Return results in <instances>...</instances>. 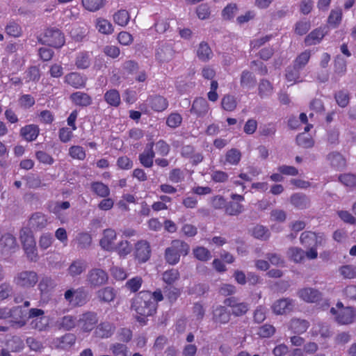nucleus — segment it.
I'll return each mask as SVG.
<instances>
[{"instance_id":"nucleus-1","label":"nucleus","mask_w":356,"mask_h":356,"mask_svg":"<svg viewBox=\"0 0 356 356\" xmlns=\"http://www.w3.org/2000/svg\"><path fill=\"white\" fill-rule=\"evenodd\" d=\"M132 307L136 313L142 316L138 318V321H142L145 316H152L156 311V303L152 299L149 291H140L134 300Z\"/></svg>"},{"instance_id":"nucleus-2","label":"nucleus","mask_w":356,"mask_h":356,"mask_svg":"<svg viewBox=\"0 0 356 356\" xmlns=\"http://www.w3.org/2000/svg\"><path fill=\"white\" fill-rule=\"evenodd\" d=\"M189 251L190 245L186 242L180 239H175L165 248L164 259L168 264L174 266L179 262L181 256H186Z\"/></svg>"},{"instance_id":"nucleus-3","label":"nucleus","mask_w":356,"mask_h":356,"mask_svg":"<svg viewBox=\"0 0 356 356\" xmlns=\"http://www.w3.org/2000/svg\"><path fill=\"white\" fill-rule=\"evenodd\" d=\"M38 39L40 42L56 48L62 47L65 43L63 34L54 28L47 29Z\"/></svg>"},{"instance_id":"nucleus-4","label":"nucleus","mask_w":356,"mask_h":356,"mask_svg":"<svg viewBox=\"0 0 356 356\" xmlns=\"http://www.w3.org/2000/svg\"><path fill=\"white\" fill-rule=\"evenodd\" d=\"M64 298L69 305L73 307H81L88 301V292L83 287L71 288L64 293Z\"/></svg>"},{"instance_id":"nucleus-5","label":"nucleus","mask_w":356,"mask_h":356,"mask_svg":"<svg viewBox=\"0 0 356 356\" xmlns=\"http://www.w3.org/2000/svg\"><path fill=\"white\" fill-rule=\"evenodd\" d=\"M13 282L20 288L31 289L38 283V275L34 270H22L16 274Z\"/></svg>"},{"instance_id":"nucleus-6","label":"nucleus","mask_w":356,"mask_h":356,"mask_svg":"<svg viewBox=\"0 0 356 356\" xmlns=\"http://www.w3.org/2000/svg\"><path fill=\"white\" fill-rule=\"evenodd\" d=\"M86 281L91 288L99 287L107 284L108 275L102 268H92L88 270Z\"/></svg>"},{"instance_id":"nucleus-7","label":"nucleus","mask_w":356,"mask_h":356,"mask_svg":"<svg viewBox=\"0 0 356 356\" xmlns=\"http://www.w3.org/2000/svg\"><path fill=\"white\" fill-rule=\"evenodd\" d=\"M330 313L335 316L336 322L340 325H350L355 321L356 312L352 307H346L339 311L332 307Z\"/></svg>"},{"instance_id":"nucleus-8","label":"nucleus","mask_w":356,"mask_h":356,"mask_svg":"<svg viewBox=\"0 0 356 356\" xmlns=\"http://www.w3.org/2000/svg\"><path fill=\"white\" fill-rule=\"evenodd\" d=\"M98 323V316L94 312L82 314L78 319V325L83 332H91Z\"/></svg>"},{"instance_id":"nucleus-9","label":"nucleus","mask_w":356,"mask_h":356,"mask_svg":"<svg viewBox=\"0 0 356 356\" xmlns=\"http://www.w3.org/2000/svg\"><path fill=\"white\" fill-rule=\"evenodd\" d=\"M224 304L232 309L231 315L239 317L245 315L249 310V304L245 302H240L234 296L226 298Z\"/></svg>"},{"instance_id":"nucleus-10","label":"nucleus","mask_w":356,"mask_h":356,"mask_svg":"<svg viewBox=\"0 0 356 356\" xmlns=\"http://www.w3.org/2000/svg\"><path fill=\"white\" fill-rule=\"evenodd\" d=\"M76 337L73 333H66L64 335L53 339L51 346L56 349L67 350L76 343Z\"/></svg>"},{"instance_id":"nucleus-11","label":"nucleus","mask_w":356,"mask_h":356,"mask_svg":"<svg viewBox=\"0 0 356 356\" xmlns=\"http://www.w3.org/2000/svg\"><path fill=\"white\" fill-rule=\"evenodd\" d=\"M300 243L307 248L320 246L325 243V238L323 235H318L315 232L306 231L301 234Z\"/></svg>"},{"instance_id":"nucleus-12","label":"nucleus","mask_w":356,"mask_h":356,"mask_svg":"<svg viewBox=\"0 0 356 356\" xmlns=\"http://www.w3.org/2000/svg\"><path fill=\"white\" fill-rule=\"evenodd\" d=\"M294 303L293 300L286 298L275 301L272 305L273 313L277 315H284L293 311Z\"/></svg>"},{"instance_id":"nucleus-13","label":"nucleus","mask_w":356,"mask_h":356,"mask_svg":"<svg viewBox=\"0 0 356 356\" xmlns=\"http://www.w3.org/2000/svg\"><path fill=\"white\" fill-rule=\"evenodd\" d=\"M231 319V313L222 305H217L213 307L212 321L214 323L222 325L227 324Z\"/></svg>"},{"instance_id":"nucleus-14","label":"nucleus","mask_w":356,"mask_h":356,"mask_svg":"<svg viewBox=\"0 0 356 356\" xmlns=\"http://www.w3.org/2000/svg\"><path fill=\"white\" fill-rule=\"evenodd\" d=\"M151 249L146 241H140L136 244L135 257L140 263L146 262L150 257Z\"/></svg>"},{"instance_id":"nucleus-15","label":"nucleus","mask_w":356,"mask_h":356,"mask_svg":"<svg viewBox=\"0 0 356 356\" xmlns=\"http://www.w3.org/2000/svg\"><path fill=\"white\" fill-rule=\"evenodd\" d=\"M26 312L21 306L14 307L10 309V327H21L26 324L25 317Z\"/></svg>"},{"instance_id":"nucleus-16","label":"nucleus","mask_w":356,"mask_h":356,"mask_svg":"<svg viewBox=\"0 0 356 356\" xmlns=\"http://www.w3.org/2000/svg\"><path fill=\"white\" fill-rule=\"evenodd\" d=\"M115 330V326L113 323L104 321L97 325L94 334L97 338L108 339L114 334Z\"/></svg>"},{"instance_id":"nucleus-17","label":"nucleus","mask_w":356,"mask_h":356,"mask_svg":"<svg viewBox=\"0 0 356 356\" xmlns=\"http://www.w3.org/2000/svg\"><path fill=\"white\" fill-rule=\"evenodd\" d=\"M298 297L307 302H316L321 299V293L313 288H303L298 291Z\"/></svg>"},{"instance_id":"nucleus-18","label":"nucleus","mask_w":356,"mask_h":356,"mask_svg":"<svg viewBox=\"0 0 356 356\" xmlns=\"http://www.w3.org/2000/svg\"><path fill=\"white\" fill-rule=\"evenodd\" d=\"M174 56V50L172 46L165 42L159 43L156 49V58L161 62H165L171 60Z\"/></svg>"},{"instance_id":"nucleus-19","label":"nucleus","mask_w":356,"mask_h":356,"mask_svg":"<svg viewBox=\"0 0 356 356\" xmlns=\"http://www.w3.org/2000/svg\"><path fill=\"white\" fill-rule=\"evenodd\" d=\"M40 133L39 127L31 124L22 127L19 130V136L27 142H32L36 140Z\"/></svg>"},{"instance_id":"nucleus-20","label":"nucleus","mask_w":356,"mask_h":356,"mask_svg":"<svg viewBox=\"0 0 356 356\" xmlns=\"http://www.w3.org/2000/svg\"><path fill=\"white\" fill-rule=\"evenodd\" d=\"M47 225V218L44 214L41 212H35L30 217L29 220V228L33 230H40Z\"/></svg>"},{"instance_id":"nucleus-21","label":"nucleus","mask_w":356,"mask_h":356,"mask_svg":"<svg viewBox=\"0 0 356 356\" xmlns=\"http://www.w3.org/2000/svg\"><path fill=\"white\" fill-rule=\"evenodd\" d=\"M291 204L298 209H305L309 207L311 201L309 197L304 193H296L290 197Z\"/></svg>"},{"instance_id":"nucleus-22","label":"nucleus","mask_w":356,"mask_h":356,"mask_svg":"<svg viewBox=\"0 0 356 356\" xmlns=\"http://www.w3.org/2000/svg\"><path fill=\"white\" fill-rule=\"evenodd\" d=\"M117 235L115 230L106 229L104 230L103 237L99 241L100 246L105 250L111 251L113 249V243L116 239Z\"/></svg>"},{"instance_id":"nucleus-23","label":"nucleus","mask_w":356,"mask_h":356,"mask_svg":"<svg viewBox=\"0 0 356 356\" xmlns=\"http://www.w3.org/2000/svg\"><path fill=\"white\" fill-rule=\"evenodd\" d=\"M147 152L145 156H154L155 154L166 155L169 152V145L163 140H159L154 145L147 146Z\"/></svg>"},{"instance_id":"nucleus-24","label":"nucleus","mask_w":356,"mask_h":356,"mask_svg":"<svg viewBox=\"0 0 356 356\" xmlns=\"http://www.w3.org/2000/svg\"><path fill=\"white\" fill-rule=\"evenodd\" d=\"M209 108V104L205 99L197 98L193 103L191 113L198 117H202L207 113Z\"/></svg>"},{"instance_id":"nucleus-25","label":"nucleus","mask_w":356,"mask_h":356,"mask_svg":"<svg viewBox=\"0 0 356 356\" xmlns=\"http://www.w3.org/2000/svg\"><path fill=\"white\" fill-rule=\"evenodd\" d=\"M70 98L73 104L81 107L90 106L92 102L89 95L79 91L73 92Z\"/></svg>"},{"instance_id":"nucleus-26","label":"nucleus","mask_w":356,"mask_h":356,"mask_svg":"<svg viewBox=\"0 0 356 356\" xmlns=\"http://www.w3.org/2000/svg\"><path fill=\"white\" fill-rule=\"evenodd\" d=\"M86 79L77 72H71L65 76V82L75 88L84 87Z\"/></svg>"},{"instance_id":"nucleus-27","label":"nucleus","mask_w":356,"mask_h":356,"mask_svg":"<svg viewBox=\"0 0 356 356\" xmlns=\"http://www.w3.org/2000/svg\"><path fill=\"white\" fill-rule=\"evenodd\" d=\"M116 291L111 286L102 288L97 291V297L99 302L109 303L114 300Z\"/></svg>"},{"instance_id":"nucleus-28","label":"nucleus","mask_w":356,"mask_h":356,"mask_svg":"<svg viewBox=\"0 0 356 356\" xmlns=\"http://www.w3.org/2000/svg\"><path fill=\"white\" fill-rule=\"evenodd\" d=\"M86 269V263L83 260L73 261L67 268V274L72 277L81 275Z\"/></svg>"},{"instance_id":"nucleus-29","label":"nucleus","mask_w":356,"mask_h":356,"mask_svg":"<svg viewBox=\"0 0 356 356\" xmlns=\"http://www.w3.org/2000/svg\"><path fill=\"white\" fill-rule=\"evenodd\" d=\"M309 327V323L305 319L293 318L289 323V329L296 334H302Z\"/></svg>"},{"instance_id":"nucleus-30","label":"nucleus","mask_w":356,"mask_h":356,"mask_svg":"<svg viewBox=\"0 0 356 356\" xmlns=\"http://www.w3.org/2000/svg\"><path fill=\"white\" fill-rule=\"evenodd\" d=\"M312 335L318 336L320 335L323 339L330 338L332 332L330 330V326L325 323H318L314 325L312 327Z\"/></svg>"},{"instance_id":"nucleus-31","label":"nucleus","mask_w":356,"mask_h":356,"mask_svg":"<svg viewBox=\"0 0 356 356\" xmlns=\"http://www.w3.org/2000/svg\"><path fill=\"white\" fill-rule=\"evenodd\" d=\"M213 56V52L207 42H202L197 50V56L198 58L203 61L207 62Z\"/></svg>"},{"instance_id":"nucleus-32","label":"nucleus","mask_w":356,"mask_h":356,"mask_svg":"<svg viewBox=\"0 0 356 356\" xmlns=\"http://www.w3.org/2000/svg\"><path fill=\"white\" fill-rule=\"evenodd\" d=\"M287 256L295 263L302 262L305 259V251L298 247H291L287 250Z\"/></svg>"},{"instance_id":"nucleus-33","label":"nucleus","mask_w":356,"mask_h":356,"mask_svg":"<svg viewBox=\"0 0 356 356\" xmlns=\"http://www.w3.org/2000/svg\"><path fill=\"white\" fill-rule=\"evenodd\" d=\"M243 211V205L238 202L230 201L226 203L225 212L229 216H238Z\"/></svg>"},{"instance_id":"nucleus-34","label":"nucleus","mask_w":356,"mask_h":356,"mask_svg":"<svg viewBox=\"0 0 356 356\" xmlns=\"http://www.w3.org/2000/svg\"><path fill=\"white\" fill-rule=\"evenodd\" d=\"M150 105L153 110L161 112L167 108L168 102L166 99L161 96H155L150 99Z\"/></svg>"},{"instance_id":"nucleus-35","label":"nucleus","mask_w":356,"mask_h":356,"mask_svg":"<svg viewBox=\"0 0 356 356\" xmlns=\"http://www.w3.org/2000/svg\"><path fill=\"white\" fill-rule=\"evenodd\" d=\"M104 99L110 106L117 107L120 104V95L117 90H108L104 94Z\"/></svg>"},{"instance_id":"nucleus-36","label":"nucleus","mask_w":356,"mask_h":356,"mask_svg":"<svg viewBox=\"0 0 356 356\" xmlns=\"http://www.w3.org/2000/svg\"><path fill=\"white\" fill-rule=\"evenodd\" d=\"M256 79L252 74L247 70L242 72L241 75V85L243 88H251L256 84Z\"/></svg>"},{"instance_id":"nucleus-37","label":"nucleus","mask_w":356,"mask_h":356,"mask_svg":"<svg viewBox=\"0 0 356 356\" xmlns=\"http://www.w3.org/2000/svg\"><path fill=\"white\" fill-rule=\"evenodd\" d=\"M91 189L97 195L102 197H106L110 194L109 188L102 182H93L91 184Z\"/></svg>"},{"instance_id":"nucleus-38","label":"nucleus","mask_w":356,"mask_h":356,"mask_svg":"<svg viewBox=\"0 0 356 356\" xmlns=\"http://www.w3.org/2000/svg\"><path fill=\"white\" fill-rule=\"evenodd\" d=\"M95 26L98 31L103 34L109 35L113 31L112 24L107 19L102 18L97 19Z\"/></svg>"},{"instance_id":"nucleus-39","label":"nucleus","mask_w":356,"mask_h":356,"mask_svg":"<svg viewBox=\"0 0 356 356\" xmlns=\"http://www.w3.org/2000/svg\"><path fill=\"white\" fill-rule=\"evenodd\" d=\"M76 324H78V320L76 317L71 315L63 316L58 322L59 327L65 330H72Z\"/></svg>"},{"instance_id":"nucleus-40","label":"nucleus","mask_w":356,"mask_h":356,"mask_svg":"<svg viewBox=\"0 0 356 356\" xmlns=\"http://www.w3.org/2000/svg\"><path fill=\"white\" fill-rule=\"evenodd\" d=\"M324 37V33L321 29H315L312 31L305 40L307 45L311 46L318 43Z\"/></svg>"},{"instance_id":"nucleus-41","label":"nucleus","mask_w":356,"mask_h":356,"mask_svg":"<svg viewBox=\"0 0 356 356\" xmlns=\"http://www.w3.org/2000/svg\"><path fill=\"white\" fill-rule=\"evenodd\" d=\"M109 350L113 356H128V348L122 343H113L109 346Z\"/></svg>"},{"instance_id":"nucleus-42","label":"nucleus","mask_w":356,"mask_h":356,"mask_svg":"<svg viewBox=\"0 0 356 356\" xmlns=\"http://www.w3.org/2000/svg\"><path fill=\"white\" fill-rule=\"evenodd\" d=\"M76 66L79 69H86L90 65V55L88 52H80L76 58Z\"/></svg>"},{"instance_id":"nucleus-43","label":"nucleus","mask_w":356,"mask_h":356,"mask_svg":"<svg viewBox=\"0 0 356 356\" xmlns=\"http://www.w3.org/2000/svg\"><path fill=\"white\" fill-rule=\"evenodd\" d=\"M252 235L257 239L266 241L270 238V232L268 228L258 225L253 228Z\"/></svg>"},{"instance_id":"nucleus-44","label":"nucleus","mask_w":356,"mask_h":356,"mask_svg":"<svg viewBox=\"0 0 356 356\" xmlns=\"http://www.w3.org/2000/svg\"><path fill=\"white\" fill-rule=\"evenodd\" d=\"M6 33L14 38H19L22 35V27L15 22H9L5 27Z\"/></svg>"},{"instance_id":"nucleus-45","label":"nucleus","mask_w":356,"mask_h":356,"mask_svg":"<svg viewBox=\"0 0 356 356\" xmlns=\"http://www.w3.org/2000/svg\"><path fill=\"white\" fill-rule=\"evenodd\" d=\"M273 91L270 82L266 79L261 80L259 85V95L261 98L269 97Z\"/></svg>"},{"instance_id":"nucleus-46","label":"nucleus","mask_w":356,"mask_h":356,"mask_svg":"<svg viewBox=\"0 0 356 356\" xmlns=\"http://www.w3.org/2000/svg\"><path fill=\"white\" fill-rule=\"evenodd\" d=\"M337 104L341 108L346 107L350 102V93L344 90L337 92L334 95Z\"/></svg>"},{"instance_id":"nucleus-47","label":"nucleus","mask_w":356,"mask_h":356,"mask_svg":"<svg viewBox=\"0 0 356 356\" xmlns=\"http://www.w3.org/2000/svg\"><path fill=\"white\" fill-rule=\"evenodd\" d=\"M194 257L202 261H207L211 258L210 251L202 246H198L193 250Z\"/></svg>"},{"instance_id":"nucleus-48","label":"nucleus","mask_w":356,"mask_h":356,"mask_svg":"<svg viewBox=\"0 0 356 356\" xmlns=\"http://www.w3.org/2000/svg\"><path fill=\"white\" fill-rule=\"evenodd\" d=\"M346 60L341 56H337L334 60V73L339 76H343L346 72Z\"/></svg>"},{"instance_id":"nucleus-49","label":"nucleus","mask_w":356,"mask_h":356,"mask_svg":"<svg viewBox=\"0 0 356 356\" xmlns=\"http://www.w3.org/2000/svg\"><path fill=\"white\" fill-rule=\"evenodd\" d=\"M296 143L298 146L302 148H309L314 145L312 136L306 133L299 134L296 137Z\"/></svg>"},{"instance_id":"nucleus-50","label":"nucleus","mask_w":356,"mask_h":356,"mask_svg":"<svg viewBox=\"0 0 356 356\" xmlns=\"http://www.w3.org/2000/svg\"><path fill=\"white\" fill-rule=\"evenodd\" d=\"M130 16L126 10H120L113 15L114 22L121 26H126L129 22Z\"/></svg>"},{"instance_id":"nucleus-51","label":"nucleus","mask_w":356,"mask_h":356,"mask_svg":"<svg viewBox=\"0 0 356 356\" xmlns=\"http://www.w3.org/2000/svg\"><path fill=\"white\" fill-rule=\"evenodd\" d=\"M49 324V319L46 316L33 319L31 322V327L39 331L45 330L48 327Z\"/></svg>"},{"instance_id":"nucleus-52","label":"nucleus","mask_w":356,"mask_h":356,"mask_svg":"<svg viewBox=\"0 0 356 356\" xmlns=\"http://www.w3.org/2000/svg\"><path fill=\"white\" fill-rule=\"evenodd\" d=\"M339 272L344 279L356 278V266L353 265H343L339 267Z\"/></svg>"},{"instance_id":"nucleus-53","label":"nucleus","mask_w":356,"mask_h":356,"mask_svg":"<svg viewBox=\"0 0 356 356\" xmlns=\"http://www.w3.org/2000/svg\"><path fill=\"white\" fill-rule=\"evenodd\" d=\"M55 286L54 280L50 277H43L38 284V289L41 293H46Z\"/></svg>"},{"instance_id":"nucleus-54","label":"nucleus","mask_w":356,"mask_h":356,"mask_svg":"<svg viewBox=\"0 0 356 356\" xmlns=\"http://www.w3.org/2000/svg\"><path fill=\"white\" fill-rule=\"evenodd\" d=\"M31 229H30L29 228H22L20 230L19 238L23 245V247L25 245H33V243H35V241L34 240L33 234H31Z\"/></svg>"},{"instance_id":"nucleus-55","label":"nucleus","mask_w":356,"mask_h":356,"mask_svg":"<svg viewBox=\"0 0 356 356\" xmlns=\"http://www.w3.org/2000/svg\"><path fill=\"white\" fill-rule=\"evenodd\" d=\"M221 105L225 111H232L236 108L237 103L234 96L226 95L222 99Z\"/></svg>"},{"instance_id":"nucleus-56","label":"nucleus","mask_w":356,"mask_h":356,"mask_svg":"<svg viewBox=\"0 0 356 356\" xmlns=\"http://www.w3.org/2000/svg\"><path fill=\"white\" fill-rule=\"evenodd\" d=\"M26 81L38 82L40 78V70L36 66H31L25 72Z\"/></svg>"},{"instance_id":"nucleus-57","label":"nucleus","mask_w":356,"mask_h":356,"mask_svg":"<svg viewBox=\"0 0 356 356\" xmlns=\"http://www.w3.org/2000/svg\"><path fill=\"white\" fill-rule=\"evenodd\" d=\"M76 241L79 248L86 249L92 243V237L88 233H80L77 235Z\"/></svg>"},{"instance_id":"nucleus-58","label":"nucleus","mask_w":356,"mask_h":356,"mask_svg":"<svg viewBox=\"0 0 356 356\" xmlns=\"http://www.w3.org/2000/svg\"><path fill=\"white\" fill-rule=\"evenodd\" d=\"M162 278L168 284H172L179 278V273L177 269H170L163 273Z\"/></svg>"},{"instance_id":"nucleus-59","label":"nucleus","mask_w":356,"mask_h":356,"mask_svg":"<svg viewBox=\"0 0 356 356\" xmlns=\"http://www.w3.org/2000/svg\"><path fill=\"white\" fill-rule=\"evenodd\" d=\"M310 56L311 54L309 51H305L304 52L301 53L295 60L293 66L298 70H301L308 63L310 58Z\"/></svg>"},{"instance_id":"nucleus-60","label":"nucleus","mask_w":356,"mask_h":356,"mask_svg":"<svg viewBox=\"0 0 356 356\" xmlns=\"http://www.w3.org/2000/svg\"><path fill=\"white\" fill-rule=\"evenodd\" d=\"M342 19V10L341 9L332 10L328 17V23L334 27H337L341 23Z\"/></svg>"},{"instance_id":"nucleus-61","label":"nucleus","mask_w":356,"mask_h":356,"mask_svg":"<svg viewBox=\"0 0 356 356\" xmlns=\"http://www.w3.org/2000/svg\"><path fill=\"white\" fill-rule=\"evenodd\" d=\"M83 6L88 10L94 12L99 10L104 5L103 0H82Z\"/></svg>"},{"instance_id":"nucleus-62","label":"nucleus","mask_w":356,"mask_h":356,"mask_svg":"<svg viewBox=\"0 0 356 356\" xmlns=\"http://www.w3.org/2000/svg\"><path fill=\"white\" fill-rule=\"evenodd\" d=\"M275 332L274 326L270 324H264L259 327L258 335L263 338H268L273 336Z\"/></svg>"},{"instance_id":"nucleus-63","label":"nucleus","mask_w":356,"mask_h":356,"mask_svg":"<svg viewBox=\"0 0 356 356\" xmlns=\"http://www.w3.org/2000/svg\"><path fill=\"white\" fill-rule=\"evenodd\" d=\"M182 122V117L178 113H172L167 118L166 124L171 128L178 127Z\"/></svg>"},{"instance_id":"nucleus-64","label":"nucleus","mask_w":356,"mask_h":356,"mask_svg":"<svg viewBox=\"0 0 356 356\" xmlns=\"http://www.w3.org/2000/svg\"><path fill=\"white\" fill-rule=\"evenodd\" d=\"M339 180L347 187L356 186V176L353 174H344L339 177Z\"/></svg>"}]
</instances>
